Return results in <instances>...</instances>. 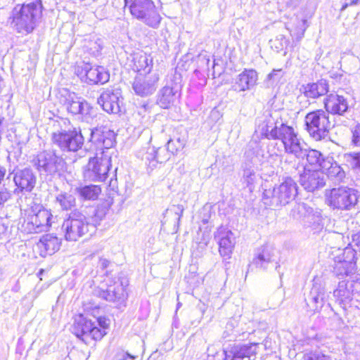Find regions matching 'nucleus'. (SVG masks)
<instances>
[{
  "label": "nucleus",
  "mask_w": 360,
  "mask_h": 360,
  "mask_svg": "<svg viewBox=\"0 0 360 360\" xmlns=\"http://www.w3.org/2000/svg\"><path fill=\"white\" fill-rule=\"evenodd\" d=\"M298 186L291 177H286L273 189L265 190L263 193L264 203L269 206H285L295 200Z\"/></svg>",
  "instance_id": "nucleus-2"
},
{
  "label": "nucleus",
  "mask_w": 360,
  "mask_h": 360,
  "mask_svg": "<svg viewBox=\"0 0 360 360\" xmlns=\"http://www.w3.org/2000/svg\"><path fill=\"white\" fill-rule=\"evenodd\" d=\"M345 159L352 170L360 172V152L347 153L345 155Z\"/></svg>",
  "instance_id": "nucleus-40"
},
{
  "label": "nucleus",
  "mask_w": 360,
  "mask_h": 360,
  "mask_svg": "<svg viewBox=\"0 0 360 360\" xmlns=\"http://www.w3.org/2000/svg\"><path fill=\"white\" fill-rule=\"evenodd\" d=\"M61 230L66 240H78L89 231L86 216L77 210L72 211L63 221Z\"/></svg>",
  "instance_id": "nucleus-5"
},
{
  "label": "nucleus",
  "mask_w": 360,
  "mask_h": 360,
  "mask_svg": "<svg viewBox=\"0 0 360 360\" xmlns=\"http://www.w3.org/2000/svg\"><path fill=\"white\" fill-rule=\"evenodd\" d=\"M25 223V229L28 233L47 231L51 225L52 214L47 210L40 207L37 212L32 211Z\"/></svg>",
  "instance_id": "nucleus-14"
},
{
  "label": "nucleus",
  "mask_w": 360,
  "mask_h": 360,
  "mask_svg": "<svg viewBox=\"0 0 360 360\" xmlns=\"http://www.w3.org/2000/svg\"><path fill=\"white\" fill-rule=\"evenodd\" d=\"M256 347L255 344L235 345L224 351V360H251L256 354Z\"/></svg>",
  "instance_id": "nucleus-19"
},
{
  "label": "nucleus",
  "mask_w": 360,
  "mask_h": 360,
  "mask_svg": "<svg viewBox=\"0 0 360 360\" xmlns=\"http://www.w3.org/2000/svg\"><path fill=\"white\" fill-rule=\"evenodd\" d=\"M354 262L352 261H338L335 262L334 266V273L339 278H342L345 276L352 274L354 271Z\"/></svg>",
  "instance_id": "nucleus-36"
},
{
  "label": "nucleus",
  "mask_w": 360,
  "mask_h": 360,
  "mask_svg": "<svg viewBox=\"0 0 360 360\" xmlns=\"http://www.w3.org/2000/svg\"><path fill=\"white\" fill-rule=\"evenodd\" d=\"M119 357H120L119 360H129V358H130L131 359H135V356H134L132 355H130L128 353L122 354L121 355L119 356Z\"/></svg>",
  "instance_id": "nucleus-54"
},
{
  "label": "nucleus",
  "mask_w": 360,
  "mask_h": 360,
  "mask_svg": "<svg viewBox=\"0 0 360 360\" xmlns=\"http://www.w3.org/2000/svg\"><path fill=\"white\" fill-rule=\"evenodd\" d=\"M42 11L41 0L28 4H18L11 13V25L18 33H31L41 21Z\"/></svg>",
  "instance_id": "nucleus-1"
},
{
  "label": "nucleus",
  "mask_w": 360,
  "mask_h": 360,
  "mask_svg": "<svg viewBox=\"0 0 360 360\" xmlns=\"http://www.w3.org/2000/svg\"><path fill=\"white\" fill-rule=\"evenodd\" d=\"M359 238H360V236H359Z\"/></svg>",
  "instance_id": "nucleus-61"
},
{
  "label": "nucleus",
  "mask_w": 360,
  "mask_h": 360,
  "mask_svg": "<svg viewBox=\"0 0 360 360\" xmlns=\"http://www.w3.org/2000/svg\"><path fill=\"white\" fill-rule=\"evenodd\" d=\"M302 170H299V181L302 186L309 192H313L316 189L323 187L326 184L325 175L321 169L309 168V166H301Z\"/></svg>",
  "instance_id": "nucleus-13"
},
{
  "label": "nucleus",
  "mask_w": 360,
  "mask_h": 360,
  "mask_svg": "<svg viewBox=\"0 0 360 360\" xmlns=\"http://www.w3.org/2000/svg\"><path fill=\"white\" fill-rule=\"evenodd\" d=\"M274 45L277 49V51H279L284 49H287L288 43V40L285 39V37L283 34H278L274 41Z\"/></svg>",
  "instance_id": "nucleus-43"
},
{
  "label": "nucleus",
  "mask_w": 360,
  "mask_h": 360,
  "mask_svg": "<svg viewBox=\"0 0 360 360\" xmlns=\"http://www.w3.org/2000/svg\"><path fill=\"white\" fill-rule=\"evenodd\" d=\"M134 66L136 71L143 72V75H150L153 68V59L150 56L146 53L137 54L134 58Z\"/></svg>",
  "instance_id": "nucleus-34"
},
{
  "label": "nucleus",
  "mask_w": 360,
  "mask_h": 360,
  "mask_svg": "<svg viewBox=\"0 0 360 360\" xmlns=\"http://www.w3.org/2000/svg\"><path fill=\"white\" fill-rule=\"evenodd\" d=\"M360 292V281H340L338 288L334 290L333 295L339 299L340 302H347L351 300L352 292Z\"/></svg>",
  "instance_id": "nucleus-28"
},
{
  "label": "nucleus",
  "mask_w": 360,
  "mask_h": 360,
  "mask_svg": "<svg viewBox=\"0 0 360 360\" xmlns=\"http://www.w3.org/2000/svg\"><path fill=\"white\" fill-rule=\"evenodd\" d=\"M168 211L173 212L175 214V215L176 216V220L179 222L181 219V216L183 215L184 207L181 205H172L169 210H167V214Z\"/></svg>",
  "instance_id": "nucleus-49"
},
{
  "label": "nucleus",
  "mask_w": 360,
  "mask_h": 360,
  "mask_svg": "<svg viewBox=\"0 0 360 360\" xmlns=\"http://www.w3.org/2000/svg\"><path fill=\"white\" fill-rule=\"evenodd\" d=\"M111 166L110 157L103 151L101 156L89 159L88 164L84 168V177L90 181H104Z\"/></svg>",
  "instance_id": "nucleus-7"
},
{
  "label": "nucleus",
  "mask_w": 360,
  "mask_h": 360,
  "mask_svg": "<svg viewBox=\"0 0 360 360\" xmlns=\"http://www.w3.org/2000/svg\"><path fill=\"white\" fill-rule=\"evenodd\" d=\"M5 87V83L2 78V77L0 75V94L1 93L3 89Z\"/></svg>",
  "instance_id": "nucleus-57"
},
{
  "label": "nucleus",
  "mask_w": 360,
  "mask_h": 360,
  "mask_svg": "<svg viewBox=\"0 0 360 360\" xmlns=\"http://www.w3.org/2000/svg\"><path fill=\"white\" fill-rule=\"evenodd\" d=\"M138 157L145 161V164L152 169L157 167L153 166V161L155 160V147L149 146L141 149L138 153Z\"/></svg>",
  "instance_id": "nucleus-37"
},
{
  "label": "nucleus",
  "mask_w": 360,
  "mask_h": 360,
  "mask_svg": "<svg viewBox=\"0 0 360 360\" xmlns=\"http://www.w3.org/2000/svg\"><path fill=\"white\" fill-rule=\"evenodd\" d=\"M258 75L253 69H245L239 74L233 88L235 91H245L252 89L257 82Z\"/></svg>",
  "instance_id": "nucleus-21"
},
{
  "label": "nucleus",
  "mask_w": 360,
  "mask_h": 360,
  "mask_svg": "<svg viewBox=\"0 0 360 360\" xmlns=\"http://www.w3.org/2000/svg\"><path fill=\"white\" fill-rule=\"evenodd\" d=\"M10 197V193L8 191L0 189V205L6 202Z\"/></svg>",
  "instance_id": "nucleus-51"
},
{
  "label": "nucleus",
  "mask_w": 360,
  "mask_h": 360,
  "mask_svg": "<svg viewBox=\"0 0 360 360\" xmlns=\"http://www.w3.org/2000/svg\"><path fill=\"white\" fill-rule=\"evenodd\" d=\"M326 112L342 115L348 109V103L342 96L330 94L324 100Z\"/></svg>",
  "instance_id": "nucleus-22"
},
{
  "label": "nucleus",
  "mask_w": 360,
  "mask_h": 360,
  "mask_svg": "<svg viewBox=\"0 0 360 360\" xmlns=\"http://www.w3.org/2000/svg\"><path fill=\"white\" fill-rule=\"evenodd\" d=\"M96 323V326L99 328L102 329L103 331L105 332V329L108 328L109 326V322L110 321L106 319L105 317L100 316L98 318H96V321H94Z\"/></svg>",
  "instance_id": "nucleus-47"
},
{
  "label": "nucleus",
  "mask_w": 360,
  "mask_h": 360,
  "mask_svg": "<svg viewBox=\"0 0 360 360\" xmlns=\"http://www.w3.org/2000/svg\"><path fill=\"white\" fill-rule=\"evenodd\" d=\"M124 6L129 8L134 18L146 25L153 28L159 26L162 18L152 0H124Z\"/></svg>",
  "instance_id": "nucleus-3"
},
{
  "label": "nucleus",
  "mask_w": 360,
  "mask_h": 360,
  "mask_svg": "<svg viewBox=\"0 0 360 360\" xmlns=\"http://www.w3.org/2000/svg\"><path fill=\"white\" fill-rule=\"evenodd\" d=\"M321 169L328 178L335 181H342L345 176V173L341 167L330 158L322 160Z\"/></svg>",
  "instance_id": "nucleus-29"
},
{
  "label": "nucleus",
  "mask_w": 360,
  "mask_h": 360,
  "mask_svg": "<svg viewBox=\"0 0 360 360\" xmlns=\"http://www.w3.org/2000/svg\"><path fill=\"white\" fill-rule=\"evenodd\" d=\"M257 180V174L255 171L252 168H247L244 169L243 175V184H245L247 187L251 191L255 181Z\"/></svg>",
  "instance_id": "nucleus-41"
},
{
  "label": "nucleus",
  "mask_w": 360,
  "mask_h": 360,
  "mask_svg": "<svg viewBox=\"0 0 360 360\" xmlns=\"http://www.w3.org/2000/svg\"><path fill=\"white\" fill-rule=\"evenodd\" d=\"M278 267H279V265L276 266V269H278Z\"/></svg>",
  "instance_id": "nucleus-60"
},
{
  "label": "nucleus",
  "mask_w": 360,
  "mask_h": 360,
  "mask_svg": "<svg viewBox=\"0 0 360 360\" xmlns=\"http://www.w3.org/2000/svg\"><path fill=\"white\" fill-rule=\"evenodd\" d=\"M304 360H331L329 356H326L321 352H309L304 354Z\"/></svg>",
  "instance_id": "nucleus-45"
},
{
  "label": "nucleus",
  "mask_w": 360,
  "mask_h": 360,
  "mask_svg": "<svg viewBox=\"0 0 360 360\" xmlns=\"http://www.w3.org/2000/svg\"><path fill=\"white\" fill-rule=\"evenodd\" d=\"M109 260H108L107 259H105V258H101L99 259V262H98V265L103 269H105L109 265Z\"/></svg>",
  "instance_id": "nucleus-53"
},
{
  "label": "nucleus",
  "mask_w": 360,
  "mask_h": 360,
  "mask_svg": "<svg viewBox=\"0 0 360 360\" xmlns=\"http://www.w3.org/2000/svg\"><path fill=\"white\" fill-rule=\"evenodd\" d=\"M56 202L59 203L63 210H68L75 207L76 200L71 194L61 193L56 196Z\"/></svg>",
  "instance_id": "nucleus-39"
},
{
  "label": "nucleus",
  "mask_w": 360,
  "mask_h": 360,
  "mask_svg": "<svg viewBox=\"0 0 360 360\" xmlns=\"http://www.w3.org/2000/svg\"><path fill=\"white\" fill-rule=\"evenodd\" d=\"M352 143L356 147H360V124L352 128Z\"/></svg>",
  "instance_id": "nucleus-44"
},
{
  "label": "nucleus",
  "mask_w": 360,
  "mask_h": 360,
  "mask_svg": "<svg viewBox=\"0 0 360 360\" xmlns=\"http://www.w3.org/2000/svg\"><path fill=\"white\" fill-rule=\"evenodd\" d=\"M65 105L68 111L72 115L87 114L90 108L84 99L73 92L67 94Z\"/></svg>",
  "instance_id": "nucleus-26"
},
{
  "label": "nucleus",
  "mask_w": 360,
  "mask_h": 360,
  "mask_svg": "<svg viewBox=\"0 0 360 360\" xmlns=\"http://www.w3.org/2000/svg\"><path fill=\"white\" fill-rule=\"evenodd\" d=\"M271 135V139L281 141L285 153L293 154L300 151L298 149L302 142L292 127L280 122Z\"/></svg>",
  "instance_id": "nucleus-9"
},
{
  "label": "nucleus",
  "mask_w": 360,
  "mask_h": 360,
  "mask_svg": "<svg viewBox=\"0 0 360 360\" xmlns=\"http://www.w3.org/2000/svg\"><path fill=\"white\" fill-rule=\"evenodd\" d=\"M299 148L300 151L297 152V153H293L292 155L298 159H304L306 158L309 167L311 166L314 167L315 169H321L322 160H326V158H323L322 154L316 150H309L304 143H302L299 146Z\"/></svg>",
  "instance_id": "nucleus-27"
},
{
  "label": "nucleus",
  "mask_w": 360,
  "mask_h": 360,
  "mask_svg": "<svg viewBox=\"0 0 360 360\" xmlns=\"http://www.w3.org/2000/svg\"><path fill=\"white\" fill-rule=\"evenodd\" d=\"M312 209L305 203L298 204L293 210V216L297 219L309 218Z\"/></svg>",
  "instance_id": "nucleus-42"
},
{
  "label": "nucleus",
  "mask_w": 360,
  "mask_h": 360,
  "mask_svg": "<svg viewBox=\"0 0 360 360\" xmlns=\"http://www.w3.org/2000/svg\"><path fill=\"white\" fill-rule=\"evenodd\" d=\"M115 134L111 131H102L98 129L91 130L90 141L99 150L108 149L113 146Z\"/></svg>",
  "instance_id": "nucleus-25"
},
{
  "label": "nucleus",
  "mask_w": 360,
  "mask_h": 360,
  "mask_svg": "<svg viewBox=\"0 0 360 360\" xmlns=\"http://www.w3.org/2000/svg\"><path fill=\"white\" fill-rule=\"evenodd\" d=\"M121 91L120 89H107L100 96L98 103L108 113L120 112Z\"/></svg>",
  "instance_id": "nucleus-17"
},
{
  "label": "nucleus",
  "mask_w": 360,
  "mask_h": 360,
  "mask_svg": "<svg viewBox=\"0 0 360 360\" xmlns=\"http://www.w3.org/2000/svg\"><path fill=\"white\" fill-rule=\"evenodd\" d=\"M11 175H13V180L16 186L14 191L15 193L31 192L34 188L37 177L32 169H17L9 174L8 178Z\"/></svg>",
  "instance_id": "nucleus-16"
},
{
  "label": "nucleus",
  "mask_w": 360,
  "mask_h": 360,
  "mask_svg": "<svg viewBox=\"0 0 360 360\" xmlns=\"http://www.w3.org/2000/svg\"><path fill=\"white\" fill-rule=\"evenodd\" d=\"M9 0H0V8H4Z\"/></svg>",
  "instance_id": "nucleus-58"
},
{
  "label": "nucleus",
  "mask_w": 360,
  "mask_h": 360,
  "mask_svg": "<svg viewBox=\"0 0 360 360\" xmlns=\"http://www.w3.org/2000/svg\"><path fill=\"white\" fill-rule=\"evenodd\" d=\"M95 295L108 302H112L117 307L124 305L127 298L126 288L120 281H114L108 284L106 289L98 288L94 291Z\"/></svg>",
  "instance_id": "nucleus-12"
},
{
  "label": "nucleus",
  "mask_w": 360,
  "mask_h": 360,
  "mask_svg": "<svg viewBox=\"0 0 360 360\" xmlns=\"http://www.w3.org/2000/svg\"><path fill=\"white\" fill-rule=\"evenodd\" d=\"M178 142H179V146L176 148V150H179V148H182L184 145L183 143H180L179 139H178Z\"/></svg>",
  "instance_id": "nucleus-59"
},
{
  "label": "nucleus",
  "mask_w": 360,
  "mask_h": 360,
  "mask_svg": "<svg viewBox=\"0 0 360 360\" xmlns=\"http://www.w3.org/2000/svg\"><path fill=\"white\" fill-rule=\"evenodd\" d=\"M326 202L333 209L351 210L357 203V191L346 186H340L325 191Z\"/></svg>",
  "instance_id": "nucleus-4"
},
{
  "label": "nucleus",
  "mask_w": 360,
  "mask_h": 360,
  "mask_svg": "<svg viewBox=\"0 0 360 360\" xmlns=\"http://www.w3.org/2000/svg\"><path fill=\"white\" fill-rule=\"evenodd\" d=\"M72 333L83 340L84 338L91 337L95 340H99L106 334V332L99 329L95 322L88 319L82 314L78 315L72 326Z\"/></svg>",
  "instance_id": "nucleus-11"
},
{
  "label": "nucleus",
  "mask_w": 360,
  "mask_h": 360,
  "mask_svg": "<svg viewBox=\"0 0 360 360\" xmlns=\"http://www.w3.org/2000/svg\"><path fill=\"white\" fill-rule=\"evenodd\" d=\"M325 302L324 291L318 285H314L309 297L308 305L314 311H319Z\"/></svg>",
  "instance_id": "nucleus-32"
},
{
  "label": "nucleus",
  "mask_w": 360,
  "mask_h": 360,
  "mask_svg": "<svg viewBox=\"0 0 360 360\" xmlns=\"http://www.w3.org/2000/svg\"><path fill=\"white\" fill-rule=\"evenodd\" d=\"M105 215V210L103 208H98L95 213V217L101 220Z\"/></svg>",
  "instance_id": "nucleus-52"
},
{
  "label": "nucleus",
  "mask_w": 360,
  "mask_h": 360,
  "mask_svg": "<svg viewBox=\"0 0 360 360\" xmlns=\"http://www.w3.org/2000/svg\"><path fill=\"white\" fill-rule=\"evenodd\" d=\"M176 96L173 88L165 86L158 93L157 103L162 108L167 109L173 105Z\"/></svg>",
  "instance_id": "nucleus-33"
},
{
  "label": "nucleus",
  "mask_w": 360,
  "mask_h": 360,
  "mask_svg": "<svg viewBox=\"0 0 360 360\" xmlns=\"http://www.w3.org/2000/svg\"><path fill=\"white\" fill-rule=\"evenodd\" d=\"M37 169L40 172L54 175L63 167V158L54 150H44L37 154L34 160Z\"/></svg>",
  "instance_id": "nucleus-10"
},
{
  "label": "nucleus",
  "mask_w": 360,
  "mask_h": 360,
  "mask_svg": "<svg viewBox=\"0 0 360 360\" xmlns=\"http://www.w3.org/2000/svg\"><path fill=\"white\" fill-rule=\"evenodd\" d=\"M173 144V141L169 140L167 142V148H155V160L153 161V166H157L159 163H163L167 161L170 158L169 150Z\"/></svg>",
  "instance_id": "nucleus-38"
},
{
  "label": "nucleus",
  "mask_w": 360,
  "mask_h": 360,
  "mask_svg": "<svg viewBox=\"0 0 360 360\" xmlns=\"http://www.w3.org/2000/svg\"><path fill=\"white\" fill-rule=\"evenodd\" d=\"M359 2H360V0H351V1L349 4H347L345 6H344L342 8H346L347 6L357 5Z\"/></svg>",
  "instance_id": "nucleus-56"
},
{
  "label": "nucleus",
  "mask_w": 360,
  "mask_h": 360,
  "mask_svg": "<svg viewBox=\"0 0 360 360\" xmlns=\"http://www.w3.org/2000/svg\"><path fill=\"white\" fill-rule=\"evenodd\" d=\"M214 238L219 240L220 255L224 257L229 258L236 243L233 233L226 228L220 227L215 233Z\"/></svg>",
  "instance_id": "nucleus-18"
},
{
  "label": "nucleus",
  "mask_w": 360,
  "mask_h": 360,
  "mask_svg": "<svg viewBox=\"0 0 360 360\" xmlns=\"http://www.w3.org/2000/svg\"><path fill=\"white\" fill-rule=\"evenodd\" d=\"M306 130L316 141L325 139L330 127L328 115L323 110H317L307 114L304 119Z\"/></svg>",
  "instance_id": "nucleus-6"
},
{
  "label": "nucleus",
  "mask_w": 360,
  "mask_h": 360,
  "mask_svg": "<svg viewBox=\"0 0 360 360\" xmlns=\"http://www.w3.org/2000/svg\"><path fill=\"white\" fill-rule=\"evenodd\" d=\"M300 91L307 98L316 99L328 92L329 84L326 79H320L302 85Z\"/></svg>",
  "instance_id": "nucleus-24"
},
{
  "label": "nucleus",
  "mask_w": 360,
  "mask_h": 360,
  "mask_svg": "<svg viewBox=\"0 0 360 360\" xmlns=\"http://www.w3.org/2000/svg\"><path fill=\"white\" fill-rule=\"evenodd\" d=\"M302 25L300 26V28L297 30V33L295 34V39L297 42H299L304 37V32L308 27L307 21L305 19L302 20Z\"/></svg>",
  "instance_id": "nucleus-48"
},
{
  "label": "nucleus",
  "mask_w": 360,
  "mask_h": 360,
  "mask_svg": "<svg viewBox=\"0 0 360 360\" xmlns=\"http://www.w3.org/2000/svg\"><path fill=\"white\" fill-rule=\"evenodd\" d=\"M160 75L157 72L150 75L138 74L132 83L134 93L141 97H147L154 94L158 88Z\"/></svg>",
  "instance_id": "nucleus-15"
},
{
  "label": "nucleus",
  "mask_w": 360,
  "mask_h": 360,
  "mask_svg": "<svg viewBox=\"0 0 360 360\" xmlns=\"http://www.w3.org/2000/svg\"><path fill=\"white\" fill-rule=\"evenodd\" d=\"M86 76V82L89 84H103L110 79V74L103 66H91L86 63L82 67Z\"/></svg>",
  "instance_id": "nucleus-20"
},
{
  "label": "nucleus",
  "mask_w": 360,
  "mask_h": 360,
  "mask_svg": "<svg viewBox=\"0 0 360 360\" xmlns=\"http://www.w3.org/2000/svg\"><path fill=\"white\" fill-rule=\"evenodd\" d=\"M37 245L41 251V256L51 255L60 249V240L56 236L46 234L41 238Z\"/></svg>",
  "instance_id": "nucleus-30"
},
{
  "label": "nucleus",
  "mask_w": 360,
  "mask_h": 360,
  "mask_svg": "<svg viewBox=\"0 0 360 360\" xmlns=\"http://www.w3.org/2000/svg\"><path fill=\"white\" fill-rule=\"evenodd\" d=\"M6 169L4 167L0 165V189L2 188H1V182H2V180H3L5 174H6Z\"/></svg>",
  "instance_id": "nucleus-55"
},
{
  "label": "nucleus",
  "mask_w": 360,
  "mask_h": 360,
  "mask_svg": "<svg viewBox=\"0 0 360 360\" xmlns=\"http://www.w3.org/2000/svg\"><path fill=\"white\" fill-rule=\"evenodd\" d=\"M52 142L63 152H77L84 145V137L80 131L58 130L52 134Z\"/></svg>",
  "instance_id": "nucleus-8"
},
{
  "label": "nucleus",
  "mask_w": 360,
  "mask_h": 360,
  "mask_svg": "<svg viewBox=\"0 0 360 360\" xmlns=\"http://www.w3.org/2000/svg\"><path fill=\"white\" fill-rule=\"evenodd\" d=\"M275 250L270 246L264 247L253 259L257 268L266 270L270 264L275 261Z\"/></svg>",
  "instance_id": "nucleus-31"
},
{
  "label": "nucleus",
  "mask_w": 360,
  "mask_h": 360,
  "mask_svg": "<svg viewBox=\"0 0 360 360\" xmlns=\"http://www.w3.org/2000/svg\"><path fill=\"white\" fill-rule=\"evenodd\" d=\"M283 77V71L281 69L274 70L267 76V79L271 82L270 85H273L274 82H278Z\"/></svg>",
  "instance_id": "nucleus-46"
},
{
  "label": "nucleus",
  "mask_w": 360,
  "mask_h": 360,
  "mask_svg": "<svg viewBox=\"0 0 360 360\" xmlns=\"http://www.w3.org/2000/svg\"><path fill=\"white\" fill-rule=\"evenodd\" d=\"M198 63L200 64V67L203 68H205L207 70H209V64H210V58L206 55H199L198 56Z\"/></svg>",
  "instance_id": "nucleus-50"
},
{
  "label": "nucleus",
  "mask_w": 360,
  "mask_h": 360,
  "mask_svg": "<svg viewBox=\"0 0 360 360\" xmlns=\"http://www.w3.org/2000/svg\"><path fill=\"white\" fill-rule=\"evenodd\" d=\"M76 193L85 200H95L101 193V188L97 185H87L76 188Z\"/></svg>",
  "instance_id": "nucleus-35"
},
{
  "label": "nucleus",
  "mask_w": 360,
  "mask_h": 360,
  "mask_svg": "<svg viewBox=\"0 0 360 360\" xmlns=\"http://www.w3.org/2000/svg\"><path fill=\"white\" fill-rule=\"evenodd\" d=\"M279 122L270 114L263 115L257 119L255 134H259L262 138L271 139V134L274 132V129L278 127Z\"/></svg>",
  "instance_id": "nucleus-23"
}]
</instances>
